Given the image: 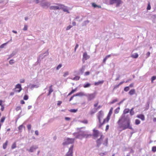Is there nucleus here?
<instances>
[{
  "instance_id": "3c124183",
  "label": "nucleus",
  "mask_w": 156,
  "mask_h": 156,
  "mask_svg": "<svg viewBox=\"0 0 156 156\" xmlns=\"http://www.w3.org/2000/svg\"><path fill=\"white\" fill-rule=\"evenodd\" d=\"M72 27V26L71 25H69L66 28V30H68L70 29Z\"/></svg>"
},
{
  "instance_id": "6e6552de",
  "label": "nucleus",
  "mask_w": 156,
  "mask_h": 156,
  "mask_svg": "<svg viewBox=\"0 0 156 156\" xmlns=\"http://www.w3.org/2000/svg\"><path fill=\"white\" fill-rule=\"evenodd\" d=\"M113 109V108H111L107 118L105 119H104L103 120V122H108L110 119V117L112 113Z\"/></svg>"
},
{
  "instance_id": "f257e3e1",
  "label": "nucleus",
  "mask_w": 156,
  "mask_h": 156,
  "mask_svg": "<svg viewBox=\"0 0 156 156\" xmlns=\"http://www.w3.org/2000/svg\"><path fill=\"white\" fill-rule=\"evenodd\" d=\"M119 127L122 130L129 129L133 130L131 124V119L128 115L122 114L118 122Z\"/></svg>"
},
{
  "instance_id": "473e14b6",
  "label": "nucleus",
  "mask_w": 156,
  "mask_h": 156,
  "mask_svg": "<svg viewBox=\"0 0 156 156\" xmlns=\"http://www.w3.org/2000/svg\"><path fill=\"white\" fill-rule=\"evenodd\" d=\"M80 18V16H76V17H75V19L76 20H77L79 21V22H81V21L83 19H82V18H81V19H79V20H78Z\"/></svg>"
},
{
  "instance_id": "f3484780",
  "label": "nucleus",
  "mask_w": 156,
  "mask_h": 156,
  "mask_svg": "<svg viewBox=\"0 0 156 156\" xmlns=\"http://www.w3.org/2000/svg\"><path fill=\"white\" fill-rule=\"evenodd\" d=\"M93 132V136L95 137H98L99 134V131L97 130H95V129H94Z\"/></svg>"
},
{
  "instance_id": "bf43d9fd",
  "label": "nucleus",
  "mask_w": 156,
  "mask_h": 156,
  "mask_svg": "<svg viewBox=\"0 0 156 156\" xmlns=\"http://www.w3.org/2000/svg\"><path fill=\"white\" fill-rule=\"evenodd\" d=\"M92 6L94 8H96L98 7V5H96L94 3H93L92 4Z\"/></svg>"
},
{
  "instance_id": "052dcab7",
  "label": "nucleus",
  "mask_w": 156,
  "mask_h": 156,
  "mask_svg": "<svg viewBox=\"0 0 156 156\" xmlns=\"http://www.w3.org/2000/svg\"><path fill=\"white\" fill-rule=\"evenodd\" d=\"M150 52H148L146 54V55L147 56V58L149 57L150 55Z\"/></svg>"
},
{
  "instance_id": "e2e57ef3",
  "label": "nucleus",
  "mask_w": 156,
  "mask_h": 156,
  "mask_svg": "<svg viewBox=\"0 0 156 156\" xmlns=\"http://www.w3.org/2000/svg\"><path fill=\"white\" fill-rule=\"evenodd\" d=\"M25 80L24 79H21L20 80V82L21 83H23L24 82Z\"/></svg>"
},
{
  "instance_id": "423d86ee",
  "label": "nucleus",
  "mask_w": 156,
  "mask_h": 156,
  "mask_svg": "<svg viewBox=\"0 0 156 156\" xmlns=\"http://www.w3.org/2000/svg\"><path fill=\"white\" fill-rule=\"evenodd\" d=\"M60 9L62 10L64 12H66L68 13H70L69 10L71 9L70 8H68V7L61 4H60L59 5V9Z\"/></svg>"
},
{
  "instance_id": "7ed1b4c3",
  "label": "nucleus",
  "mask_w": 156,
  "mask_h": 156,
  "mask_svg": "<svg viewBox=\"0 0 156 156\" xmlns=\"http://www.w3.org/2000/svg\"><path fill=\"white\" fill-rule=\"evenodd\" d=\"M103 112L102 111H99L98 113V119L99 122L100 123L98 126L99 128L101 127V126L105 123L103 122L102 123L101 122V119L103 118Z\"/></svg>"
},
{
  "instance_id": "69168bd1",
  "label": "nucleus",
  "mask_w": 156,
  "mask_h": 156,
  "mask_svg": "<svg viewBox=\"0 0 156 156\" xmlns=\"http://www.w3.org/2000/svg\"><path fill=\"white\" fill-rule=\"evenodd\" d=\"M119 84H118V85H115L114 87V89H115L116 88H118L119 87Z\"/></svg>"
},
{
  "instance_id": "4d7b16f0",
  "label": "nucleus",
  "mask_w": 156,
  "mask_h": 156,
  "mask_svg": "<svg viewBox=\"0 0 156 156\" xmlns=\"http://www.w3.org/2000/svg\"><path fill=\"white\" fill-rule=\"evenodd\" d=\"M151 9V7L150 4L149 3L148 5V6H147V10H150Z\"/></svg>"
},
{
  "instance_id": "c03bdc74",
  "label": "nucleus",
  "mask_w": 156,
  "mask_h": 156,
  "mask_svg": "<svg viewBox=\"0 0 156 156\" xmlns=\"http://www.w3.org/2000/svg\"><path fill=\"white\" fill-rule=\"evenodd\" d=\"M118 101V99H116L114 100H113L112 101L110 102V104H113L115 102L117 101Z\"/></svg>"
},
{
  "instance_id": "c9c22d12",
  "label": "nucleus",
  "mask_w": 156,
  "mask_h": 156,
  "mask_svg": "<svg viewBox=\"0 0 156 156\" xmlns=\"http://www.w3.org/2000/svg\"><path fill=\"white\" fill-rule=\"evenodd\" d=\"M8 42H9V41L6 43H5L3 44H2L0 46V48H3L5 45H7V44L8 43Z\"/></svg>"
},
{
  "instance_id": "39448f33",
  "label": "nucleus",
  "mask_w": 156,
  "mask_h": 156,
  "mask_svg": "<svg viewBox=\"0 0 156 156\" xmlns=\"http://www.w3.org/2000/svg\"><path fill=\"white\" fill-rule=\"evenodd\" d=\"M96 96V93L91 94H86V96L87 98L88 101H90L93 100L95 97Z\"/></svg>"
},
{
  "instance_id": "8fccbe9b",
  "label": "nucleus",
  "mask_w": 156,
  "mask_h": 156,
  "mask_svg": "<svg viewBox=\"0 0 156 156\" xmlns=\"http://www.w3.org/2000/svg\"><path fill=\"white\" fill-rule=\"evenodd\" d=\"M28 26L27 25H24L23 30L24 31L27 30Z\"/></svg>"
},
{
  "instance_id": "4c0bfd02",
  "label": "nucleus",
  "mask_w": 156,
  "mask_h": 156,
  "mask_svg": "<svg viewBox=\"0 0 156 156\" xmlns=\"http://www.w3.org/2000/svg\"><path fill=\"white\" fill-rule=\"evenodd\" d=\"M5 119V117H2L0 121V123H3Z\"/></svg>"
},
{
  "instance_id": "9b49d317",
  "label": "nucleus",
  "mask_w": 156,
  "mask_h": 156,
  "mask_svg": "<svg viewBox=\"0 0 156 156\" xmlns=\"http://www.w3.org/2000/svg\"><path fill=\"white\" fill-rule=\"evenodd\" d=\"M15 89V92H20L22 90L21 85L20 84H17L16 86Z\"/></svg>"
},
{
  "instance_id": "6e6d98bb",
  "label": "nucleus",
  "mask_w": 156,
  "mask_h": 156,
  "mask_svg": "<svg viewBox=\"0 0 156 156\" xmlns=\"http://www.w3.org/2000/svg\"><path fill=\"white\" fill-rule=\"evenodd\" d=\"M90 74V72L89 71H87V72H86L85 73L84 75L85 76H88V75H89Z\"/></svg>"
},
{
  "instance_id": "bb28decb",
  "label": "nucleus",
  "mask_w": 156,
  "mask_h": 156,
  "mask_svg": "<svg viewBox=\"0 0 156 156\" xmlns=\"http://www.w3.org/2000/svg\"><path fill=\"white\" fill-rule=\"evenodd\" d=\"M104 82V81H99L97 82H96L94 83V85L95 86H97L100 84H102Z\"/></svg>"
},
{
  "instance_id": "603ef678",
  "label": "nucleus",
  "mask_w": 156,
  "mask_h": 156,
  "mask_svg": "<svg viewBox=\"0 0 156 156\" xmlns=\"http://www.w3.org/2000/svg\"><path fill=\"white\" fill-rule=\"evenodd\" d=\"M28 97L27 95H26L24 96V97H23L24 100H28Z\"/></svg>"
},
{
  "instance_id": "ea45409f",
  "label": "nucleus",
  "mask_w": 156,
  "mask_h": 156,
  "mask_svg": "<svg viewBox=\"0 0 156 156\" xmlns=\"http://www.w3.org/2000/svg\"><path fill=\"white\" fill-rule=\"evenodd\" d=\"M16 143H14L13 144L12 146V149H14L15 148H16Z\"/></svg>"
},
{
  "instance_id": "5701e85b",
  "label": "nucleus",
  "mask_w": 156,
  "mask_h": 156,
  "mask_svg": "<svg viewBox=\"0 0 156 156\" xmlns=\"http://www.w3.org/2000/svg\"><path fill=\"white\" fill-rule=\"evenodd\" d=\"M90 22V21L88 20L84 21L82 24V26H86Z\"/></svg>"
},
{
  "instance_id": "a878e982",
  "label": "nucleus",
  "mask_w": 156,
  "mask_h": 156,
  "mask_svg": "<svg viewBox=\"0 0 156 156\" xmlns=\"http://www.w3.org/2000/svg\"><path fill=\"white\" fill-rule=\"evenodd\" d=\"M138 55L137 53H135L132 54L131 55V57L133 58H138Z\"/></svg>"
},
{
  "instance_id": "72a5a7b5",
  "label": "nucleus",
  "mask_w": 156,
  "mask_h": 156,
  "mask_svg": "<svg viewBox=\"0 0 156 156\" xmlns=\"http://www.w3.org/2000/svg\"><path fill=\"white\" fill-rule=\"evenodd\" d=\"M134 108H133L130 110V114L131 115H133L134 114V111H133V110L134 109Z\"/></svg>"
},
{
  "instance_id": "f8f14e48",
  "label": "nucleus",
  "mask_w": 156,
  "mask_h": 156,
  "mask_svg": "<svg viewBox=\"0 0 156 156\" xmlns=\"http://www.w3.org/2000/svg\"><path fill=\"white\" fill-rule=\"evenodd\" d=\"M104 138V136L102 134H101V137L100 138L98 139L97 141V146L98 147H100V145L101 144V141Z\"/></svg>"
},
{
  "instance_id": "cd10ccee",
  "label": "nucleus",
  "mask_w": 156,
  "mask_h": 156,
  "mask_svg": "<svg viewBox=\"0 0 156 156\" xmlns=\"http://www.w3.org/2000/svg\"><path fill=\"white\" fill-rule=\"evenodd\" d=\"M91 85V84L89 83H87L86 84H84L83 85V87L84 88H86L90 87V86Z\"/></svg>"
},
{
  "instance_id": "1a4fd4ad",
  "label": "nucleus",
  "mask_w": 156,
  "mask_h": 156,
  "mask_svg": "<svg viewBox=\"0 0 156 156\" xmlns=\"http://www.w3.org/2000/svg\"><path fill=\"white\" fill-rule=\"evenodd\" d=\"M73 145H72L71 147L69 148L68 151L66 154V156H73Z\"/></svg>"
},
{
  "instance_id": "864d4df0",
  "label": "nucleus",
  "mask_w": 156,
  "mask_h": 156,
  "mask_svg": "<svg viewBox=\"0 0 156 156\" xmlns=\"http://www.w3.org/2000/svg\"><path fill=\"white\" fill-rule=\"evenodd\" d=\"M21 109V107L20 106H18L16 107V111H18Z\"/></svg>"
},
{
  "instance_id": "aec40b11",
  "label": "nucleus",
  "mask_w": 156,
  "mask_h": 156,
  "mask_svg": "<svg viewBox=\"0 0 156 156\" xmlns=\"http://www.w3.org/2000/svg\"><path fill=\"white\" fill-rule=\"evenodd\" d=\"M137 117L142 120L144 121L145 119V117L144 115L143 114L139 115H137Z\"/></svg>"
},
{
  "instance_id": "09e8293b",
  "label": "nucleus",
  "mask_w": 156,
  "mask_h": 156,
  "mask_svg": "<svg viewBox=\"0 0 156 156\" xmlns=\"http://www.w3.org/2000/svg\"><path fill=\"white\" fill-rule=\"evenodd\" d=\"M15 62L14 60L13 59H11L9 61V63L10 64H13Z\"/></svg>"
},
{
  "instance_id": "e433bc0d",
  "label": "nucleus",
  "mask_w": 156,
  "mask_h": 156,
  "mask_svg": "<svg viewBox=\"0 0 156 156\" xmlns=\"http://www.w3.org/2000/svg\"><path fill=\"white\" fill-rule=\"evenodd\" d=\"M77 111V109H71L69 110V111L71 112L75 113Z\"/></svg>"
},
{
  "instance_id": "de8ad7c7",
  "label": "nucleus",
  "mask_w": 156,
  "mask_h": 156,
  "mask_svg": "<svg viewBox=\"0 0 156 156\" xmlns=\"http://www.w3.org/2000/svg\"><path fill=\"white\" fill-rule=\"evenodd\" d=\"M31 125L28 124L27 125V128L29 131H30L31 129Z\"/></svg>"
},
{
  "instance_id": "20e7f679",
  "label": "nucleus",
  "mask_w": 156,
  "mask_h": 156,
  "mask_svg": "<svg viewBox=\"0 0 156 156\" xmlns=\"http://www.w3.org/2000/svg\"><path fill=\"white\" fill-rule=\"evenodd\" d=\"M109 2L110 5H115L116 7H119L122 4V1L121 0H110Z\"/></svg>"
},
{
  "instance_id": "a211bd4d",
  "label": "nucleus",
  "mask_w": 156,
  "mask_h": 156,
  "mask_svg": "<svg viewBox=\"0 0 156 156\" xmlns=\"http://www.w3.org/2000/svg\"><path fill=\"white\" fill-rule=\"evenodd\" d=\"M85 69V66H82L81 68L80 69L79 72V74L82 75L84 73V72Z\"/></svg>"
},
{
  "instance_id": "ddd939ff",
  "label": "nucleus",
  "mask_w": 156,
  "mask_h": 156,
  "mask_svg": "<svg viewBox=\"0 0 156 156\" xmlns=\"http://www.w3.org/2000/svg\"><path fill=\"white\" fill-rule=\"evenodd\" d=\"M56 5H57L58 6H51L49 8L51 10H58L59 9V4H56Z\"/></svg>"
},
{
  "instance_id": "6ab92c4d",
  "label": "nucleus",
  "mask_w": 156,
  "mask_h": 156,
  "mask_svg": "<svg viewBox=\"0 0 156 156\" xmlns=\"http://www.w3.org/2000/svg\"><path fill=\"white\" fill-rule=\"evenodd\" d=\"M17 53V51L16 50L13 51L12 54L9 55L8 59H9L12 58V57L15 55Z\"/></svg>"
},
{
  "instance_id": "13d9d810",
  "label": "nucleus",
  "mask_w": 156,
  "mask_h": 156,
  "mask_svg": "<svg viewBox=\"0 0 156 156\" xmlns=\"http://www.w3.org/2000/svg\"><path fill=\"white\" fill-rule=\"evenodd\" d=\"M23 128V126L22 125H21L19 127L18 129L19 130H21Z\"/></svg>"
},
{
  "instance_id": "412c9836",
  "label": "nucleus",
  "mask_w": 156,
  "mask_h": 156,
  "mask_svg": "<svg viewBox=\"0 0 156 156\" xmlns=\"http://www.w3.org/2000/svg\"><path fill=\"white\" fill-rule=\"evenodd\" d=\"M53 91V90L52 88V85L50 86L49 87V92L48 94V95L49 96L50 95L51 93Z\"/></svg>"
},
{
  "instance_id": "5fc2aeb1",
  "label": "nucleus",
  "mask_w": 156,
  "mask_h": 156,
  "mask_svg": "<svg viewBox=\"0 0 156 156\" xmlns=\"http://www.w3.org/2000/svg\"><path fill=\"white\" fill-rule=\"evenodd\" d=\"M81 122L84 124H87L88 123V121L86 120H84L83 121H81Z\"/></svg>"
},
{
  "instance_id": "0eeeda50",
  "label": "nucleus",
  "mask_w": 156,
  "mask_h": 156,
  "mask_svg": "<svg viewBox=\"0 0 156 156\" xmlns=\"http://www.w3.org/2000/svg\"><path fill=\"white\" fill-rule=\"evenodd\" d=\"M40 4L41 7L44 8L46 7H48L50 5V3L45 0H41Z\"/></svg>"
},
{
  "instance_id": "4be33fe9",
  "label": "nucleus",
  "mask_w": 156,
  "mask_h": 156,
  "mask_svg": "<svg viewBox=\"0 0 156 156\" xmlns=\"http://www.w3.org/2000/svg\"><path fill=\"white\" fill-rule=\"evenodd\" d=\"M29 87L31 89H33L34 88H37L38 87V86L37 85L34 84H30Z\"/></svg>"
},
{
  "instance_id": "f03ea898",
  "label": "nucleus",
  "mask_w": 156,
  "mask_h": 156,
  "mask_svg": "<svg viewBox=\"0 0 156 156\" xmlns=\"http://www.w3.org/2000/svg\"><path fill=\"white\" fill-rule=\"evenodd\" d=\"M74 136L75 137V138H67L64 140V141L63 143V145H67L69 144L73 143L75 139H82L83 138L86 137H87V135L86 134L84 131H80L78 133H73Z\"/></svg>"
},
{
  "instance_id": "338daca9",
  "label": "nucleus",
  "mask_w": 156,
  "mask_h": 156,
  "mask_svg": "<svg viewBox=\"0 0 156 156\" xmlns=\"http://www.w3.org/2000/svg\"><path fill=\"white\" fill-rule=\"evenodd\" d=\"M76 97L75 96H74V95H73L72 96V97L70 98V99H69V101H71L72 100H73V97Z\"/></svg>"
},
{
  "instance_id": "4468645a",
  "label": "nucleus",
  "mask_w": 156,
  "mask_h": 156,
  "mask_svg": "<svg viewBox=\"0 0 156 156\" xmlns=\"http://www.w3.org/2000/svg\"><path fill=\"white\" fill-rule=\"evenodd\" d=\"M86 93H85L84 92H79L76 94H74V96H79V97H82L83 96H86Z\"/></svg>"
},
{
  "instance_id": "f704fd0d",
  "label": "nucleus",
  "mask_w": 156,
  "mask_h": 156,
  "mask_svg": "<svg viewBox=\"0 0 156 156\" xmlns=\"http://www.w3.org/2000/svg\"><path fill=\"white\" fill-rule=\"evenodd\" d=\"M120 109L119 107L117 108L115 110V114H117L119 112V111Z\"/></svg>"
},
{
  "instance_id": "0e129e2a",
  "label": "nucleus",
  "mask_w": 156,
  "mask_h": 156,
  "mask_svg": "<svg viewBox=\"0 0 156 156\" xmlns=\"http://www.w3.org/2000/svg\"><path fill=\"white\" fill-rule=\"evenodd\" d=\"M77 90V88H75V89H73V90L71 92V93L73 94V93L74 92H75Z\"/></svg>"
},
{
  "instance_id": "a18cd8bd",
  "label": "nucleus",
  "mask_w": 156,
  "mask_h": 156,
  "mask_svg": "<svg viewBox=\"0 0 156 156\" xmlns=\"http://www.w3.org/2000/svg\"><path fill=\"white\" fill-rule=\"evenodd\" d=\"M152 151L154 152L156 151V146H153L152 147Z\"/></svg>"
},
{
  "instance_id": "2f4dec72",
  "label": "nucleus",
  "mask_w": 156,
  "mask_h": 156,
  "mask_svg": "<svg viewBox=\"0 0 156 156\" xmlns=\"http://www.w3.org/2000/svg\"><path fill=\"white\" fill-rule=\"evenodd\" d=\"M108 153V152L107 151H105L103 153H101L99 154V155L100 156H104L107 154Z\"/></svg>"
},
{
  "instance_id": "7c9ffc66",
  "label": "nucleus",
  "mask_w": 156,
  "mask_h": 156,
  "mask_svg": "<svg viewBox=\"0 0 156 156\" xmlns=\"http://www.w3.org/2000/svg\"><path fill=\"white\" fill-rule=\"evenodd\" d=\"M8 143V141L6 140L5 142L3 144V147L4 149H5L6 148Z\"/></svg>"
},
{
  "instance_id": "b1692460",
  "label": "nucleus",
  "mask_w": 156,
  "mask_h": 156,
  "mask_svg": "<svg viewBox=\"0 0 156 156\" xmlns=\"http://www.w3.org/2000/svg\"><path fill=\"white\" fill-rule=\"evenodd\" d=\"M135 93V90L134 89H131L129 92V94L130 95H133Z\"/></svg>"
},
{
  "instance_id": "a19ab883",
  "label": "nucleus",
  "mask_w": 156,
  "mask_h": 156,
  "mask_svg": "<svg viewBox=\"0 0 156 156\" xmlns=\"http://www.w3.org/2000/svg\"><path fill=\"white\" fill-rule=\"evenodd\" d=\"M140 123V121L139 119H136L135 120V124L136 125H138Z\"/></svg>"
},
{
  "instance_id": "2eb2a0df",
  "label": "nucleus",
  "mask_w": 156,
  "mask_h": 156,
  "mask_svg": "<svg viewBox=\"0 0 156 156\" xmlns=\"http://www.w3.org/2000/svg\"><path fill=\"white\" fill-rule=\"evenodd\" d=\"M48 52L47 51H46V52L43 53V54H41L40 55L39 58L38 59V61H39V59H42L43 58L46 56L48 55Z\"/></svg>"
},
{
  "instance_id": "37998d69",
  "label": "nucleus",
  "mask_w": 156,
  "mask_h": 156,
  "mask_svg": "<svg viewBox=\"0 0 156 156\" xmlns=\"http://www.w3.org/2000/svg\"><path fill=\"white\" fill-rule=\"evenodd\" d=\"M156 79V76H153L151 78V82L153 83V81L155 80Z\"/></svg>"
},
{
  "instance_id": "774afa93",
  "label": "nucleus",
  "mask_w": 156,
  "mask_h": 156,
  "mask_svg": "<svg viewBox=\"0 0 156 156\" xmlns=\"http://www.w3.org/2000/svg\"><path fill=\"white\" fill-rule=\"evenodd\" d=\"M35 134L37 135H38L39 134L38 131L37 130H36L35 132Z\"/></svg>"
},
{
  "instance_id": "c756f323",
  "label": "nucleus",
  "mask_w": 156,
  "mask_h": 156,
  "mask_svg": "<svg viewBox=\"0 0 156 156\" xmlns=\"http://www.w3.org/2000/svg\"><path fill=\"white\" fill-rule=\"evenodd\" d=\"M108 143V138H106L104 140V142L103 143V144L105 146H107Z\"/></svg>"
},
{
  "instance_id": "680f3d73",
  "label": "nucleus",
  "mask_w": 156,
  "mask_h": 156,
  "mask_svg": "<svg viewBox=\"0 0 156 156\" xmlns=\"http://www.w3.org/2000/svg\"><path fill=\"white\" fill-rule=\"evenodd\" d=\"M125 100V99H124L123 100L121 101H120L119 103H118V105H120L122 103L123 101Z\"/></svg>"
},
{
  "instance_id": "49530a36",
  "label": "nucleus",
  "mask_w": 156,
  "mask_h": 156,
  "mask_svg": "<svg viewBox=\"0 0 156 156\" xmlns=\"http://www.w3.org/2000/svg\"><path fill=\"white\" fill-rule=\"evenodd\" d=\"M62 66L61 64H59L56 67V69L57 70H59Z\"/></svg>"
},
{
  "instance_id": "393cba45",
  "label": "nucleus",
  "mask_w": 156,
  "mask_h": 156,
  "mask_svg": "<svg viewBox=\"0 0 156 156\" xmlns=\"http://www.w3.org/2000/svg\"><path fill=\"white\" fill-rule=\"evenodd\" d=\"M97 111V109L96 108H94L91 109L90 111V114L91 115H92L95 113Z\"/></svg>"
},
{
  "instance_id": "79ce46f5",
  "label": "nucleus",
  "mask_w": 156,
  "mask_h": 156,
  "mask_svg": "<svg viewBox=\"0 0 156 156\" xmlns=\"http://www.w3.org/2000/svg\"><path fill=\"white\" fill-rule=\"evenodd\" d=\"M80 77L78 76H76L73 79V80H79Z\"/></svg>"
},
{
  "instance_id": "58836bf2",
  "label": "nucleus",
  "mask_w": 156,
  "mask_h": 156,
  "mask_svg": "<svg viewBox=\"0 0 156 156\" xmlns=\"http://www.w3.org/2000/svg\"><path fill=\"white\" fill-rule=\"evenodd\" d=\"M129 89V87H126L124 88V90L126 92L128 91Z\"/></svg>"
},
{
  "instance_id": "9d476101",
  "label": "nucleus",
  "mask_w": 156,
  "mask_h": 156,
  "mask_svg": "<svg viewBox=\"0 0 156 156\" xmlns=\"http://www.w3.org/2000/svg\"><path fill=\"white\" fill-rule=\"evenodd\" d=\"M38 148L37 145H32L29 149H27V150L30 152H33Z\"/></svg>"
},
{
  "instance_id": "dca6fc26",
  "label": "nucleus",
  "mask_w": 156,
  "mask_h": 156,
  "mask_svg": "<svg viewBox=\"0 0 156 156\" xmlns=\"http://www.w3.org/2000/svg\"><path fill=\"white\" fill-rule=\"evenodd\" d=\"M90 58L89 55H87L86 52H85L83 55V59L87 60Z\"/></svg>"
},
{
  "instance_id": "c85d7f7f",
  "label": "nucleus",
  "mask_w": 156,
  "mask_h": 156,
  "mask_svg": "<svg viewBox=\"0 0 156 156\" xmlns=\"http://www.w3.org/2000/svg\"><path fill=\"white\" fill-rule=\"evenodd\" d=\"M129 111V109L128 108H126L124 109L123 111V113L122 114H125V115L126 114L128 113Z\"/></svg>"
}]
</instances>
